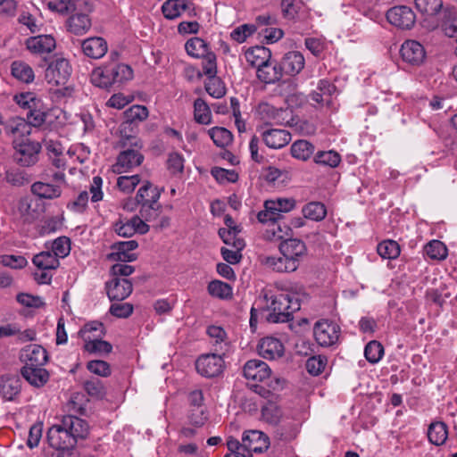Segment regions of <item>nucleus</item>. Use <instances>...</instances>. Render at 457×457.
<instances>
[{
	"instance_id": "nucleus-50",
	"label": "nucleus",
	"mask_w": 457,
	"mask_h": 457,
	"mask_svg": "<svg viewBox=\"0 0 457 457\" xmlns=\"http://www.w3.org/2000/svg\"><path fill=\"white\" fill-rule=\"evenodd\" d=\"M209 135L213 143L219 147H226L232 142L231 132L225 128H212L209 130Z\"/></svg>"
},
{
	"instance_id": "nucleus-21",
	"label": "nucleus",
	"mask_w": 457,
	"mask_h": 457,
	"mask_svg": "<svg viewBox=\"0 0 457 457\" xmlns=\"http://www.w3.org/2000/svg\"><path fill=\"white\" fill-rule=\"evenodd\" d=\"M138 244L135 240L115 243L112 248L116 251L109 254V259L117 262H129L137 259V254L132 253L137 248Z\"/></svg>"
},
{
	"instance_id": "nucleus-51",
	"label": "nucleus",
	"mask_w": 457,
	"mask_h": 457,
	"mask_svg": "<svg viewBox=\"0 0 457 457\" xmlns=\"http://www.w3.org/2000/svg\"><path fill=\"white\" fill-rule=\"evenodd\" d=\"M194 116L198 123L209 124L211 122V110L208 104L201 98H197L194 103Z\"/></svg>"
},
{
	"instance_id": "nucleus-29",
	"label": "nucleus",
	"mask_w": 457,
	"mask_h": 457,
	"mask_svg": "<svg viewBox=\"0 0 457 457\" xmlns=\"http://www.w3.org/2000/svg\"><path fill=\"white\" fill-rule=\"evenodd\" d=\"M83 53L90 58L99 59L107 52V43L102 37H89L82 42Z\"/></svg>"
},
{
	"instance_id": "nucleus-45",
	"label": "nucleus",
	"mask_w": 457,
	"mask_h": 457,
	"mask_svg": "<svg viewBox=\"0 0 457 457\" xmlns=\"http://www.w3.org/2000/svg\"><path fill=\"white\" fill-rule=\"evenodd\" d=\"M47 112L46 108L44 107L43 103L40 101L38 104H37L36 108H31L28 111L26 114V121L29 124V127H40L42 126L46 119Z\"/></svg>"
},
{
	"instance_id": "nucleus-33",
	"label": "nucleus",
	"mask_w": 457,
	"mask_h": 457,
	"mask_svg": "<svg viewBox=\"0 0 457 457\" xmlns=\"http://www.w3.org/2000/svg\"><path fill=\"white\" fill-rule=\"evenodd\" d=\"M257 112L265 121H274L277 124H282L283 115L287 112L283 109L275 108L268 103H261L257 107Z\"/></svg>"
},
{
	"instance_id": "nucleus-31",
	"label": "nucleus",
	"mask_w": 457,
	"mask_h": 457,
	"mask_svg": "<svg viewBox=\"0 0 457 457\" xmlns=\"http://www.w3.org/2000/svg\"><path fill=\"white\" fill-rule=\"evenodd\" d=\"M21 373L30 385L37 387L44 386L49 378L48 371L43 367H23Z\"/></svg>"
},
{
	"instance_id": "nucleus-63",
	"label": "nucleus",
	"mask_w": 457,
	"mask_h": 457,
	"mask_svg": "<svg viewBox=\"0 0 457 457\" xmlns=\"http://www.w3.org/2000/svg\"><path fill=\"white\" fill-rule=\"evenodd\" d=\"M85 349L89 353L108 354L112 352V346L107 341L94 339L86 343Z\"/></svg>"
},
{
	"instance_id": "nucleus-34",
	"label": "nucleus",
	"mask_w": 457,
	"mask_h": 457,
	"mask_svg": "<svg viewBox=\"0 0 457 457\" xmlns=\"http://www.w3.org/2000/svg\"><path fill=\"white\" fill-rule=\"evenodd\" d=\"M21 390V381L16 377L0 378V395L6 400H12Z\"/></svg>"
},
{
	"instance_id": "nucleus-32",
	"label": "nucleus",
	"mask_w": 457,
	"mask_h": 457,
	"mask_svg": "<svg viewBox=\"0 0 457 457\" xmlns=\"http://www.w3.org/2000/svg\"><path fill=\"white\" fill-rule=\"evenodd\" d=\"M31 192L40 198L54 199L62 194L60 185L37 181L32 184Z\"/></svg>"
},
{
	"instance_id": "nucleus-2",
	"label": "nucleus",
	"mask_w": 457,
	"mask_h": 457,
	"mask_svg": "<svg viewBox=\"0 0 457 457\" xmlns=\"http://www.w3.org/2000/svg\"><path fill=\"white\" fill-rule=\"evenodd\" d=\"M243 373L245 378L256 382L263 383L270 389H266L262 385L255 386V392L263 397H268L271 390L278 389L280 380L271 378V370L268 364L261 360H250L244 365Z\"/></svg>"
},
{
	"instance_id": "nucleus-20",
	"label": "nucleus",
	"mask_w": 457,
	"mask_h": 457,
	"mask_svg": "<svg viewBox=\"0 0 457 457\" xmlns=\"http://www.w3.org/2000/svg\"><path fill=\"white\" fill-rule=\"evenodd\" d=\"M262 65L256 71L257 78L265 84H273L281 79L283 71L279 62L272 61L262 62Z\"/></svg>"
},
{
	"instance_id": "nucleus-42",
	"label": "nucleus",
	"mask_w": 457,
	"mask_h": 457,
	"mask_svg": "<svg viewBox=\"0 0 457 457\" xmlns=\"http://www.w3.org/2000/svg\"><path fill=\"white\" fill-rule=\"evenodd\" d=\"M32 262L39 270H55L60 264L58 258L49 251L34 255Z\"/></svg>"
},
{
	"instance_id": "nucleus-27",
	"label": "nucleus",
	"mask_w": 457,
	"mask_h": 457,
	"mask_svg": "<svg viewBox=\"0 0 457 457\" xmlns=\"http://www.w3.org/2000/svg\"><path fill=\"white\" fill-rule=\"evenodd\" d=\"M17 212L19 219L24 224H32L41 216L39 205L27 198L19 201Z\"/></svg>"
},
{
	"instance_id": "nucleus-53",
	"label": "nucleus",
	"mask_w": 457,
	"mask_h": 457,
	"mask_svg": "<svg viewBox=\"0 0 457 457\" xmlns=\"http://www.w3.org/2000/svg\"><path fill=\"white\" fill-rule=\"evenodd\" d=\"M426 254L434 260H444L447 256V248L439 240H432L425 245Z\"/></svg>"
},
{
	"instance_id": "nucleus-13",
	"label": "nucleus",
	"mask_w": 457,
	"mask_h": 457,
	"mask_svg": "<svg viewBox=\"0 0 457 457\" xmlns=\"http://www.w3.org/2000/svg\"><path fill=\"white\" fill-rule=\"evenodd\" d=\"M386 19L395 27L409 29L414 25L416 16L411 7L399 5L392 7L387 11Z\"/></svg>"
},
{
	"instance_id": "nucleus-44",
	"label": "nucleus",
	"mask_w": 457,
	"mask_h": 457,
	"mask_svg": "<svg viewBox=\"0 0 457 457\" xmlns=\"http://www.w3.org/2000/svg\"><path fill=\"white\" fill-rule=\"evenodd\" d=\"M187 53L196 58H201L210 53L207 43L200 37H193L185 45Z\"/></svg>"
},
{
	"instance_id": "nucleus-56",
	"label": "nucleus",
	"mask_w": 457,
	"mask_h": 457,
	"mask_svg": "<svg viewBox=\"0 0 457 457\" xmlns=\"http://www.w3.org/2000/svg\"><path fill=\"white\" fill-rule=\"evenodd\" d=\"M383 354L384 348L382 345L376 340L370 341L365 346L364 355L370 363L378 362L382 358Z\"/></svg>"
},
{
	"instance_id": "nucleus-55",
	"label": "nucleus",
	"mask_w": 457,
	"mask_h": 457,
	"mask_svg": "<svg viewBox=\"0 0 457 457\" xmlns=\"http://www.w3.org/2000/svg\"><path fill=\"white\" fill-rule=\"evenodd\" d=\"M280 219L275 220H269L270 223L266 230V236L270 239L284 240V237L288 235L290 228L284 224L283 228L279 222Z\"/></svg>"
},
{
	"instance_id": "nucleus-6",
	"label": "nucleus",
	"mask_w": 457,
	"mask_h": 457,
	"mask_svg": "<svg viewBox=\"0 0 457 457\" xmlns=\"http://www.w3.org/2000/svg\"><path fill=\"white\" fill-rule=\"evenodd\" d=\"M121 145L126 149L120 152L117 157L114 168L118 173L127 172L139 166L144 161V155L140 153L142 143L137 137L134 136L122 137Z\"/></svg>"
},
{
	"instance_id": "nucleus-57",
	"label": "nucleus",
	"mask_w": 457,
	"mask_h": 457,
	"mask_svg": "<svg viewBox=\"0 0 457 457\" xmlns=\"http://www.w3.org/2000/svg\"><path fill=\"white\" fill-rule=\"evenodd\" d=\"M256 29V25L254 24L240 25L231 31L230 37L234 41L241 44L252 36L255 32Z\"/></svg>"
},
{
	"instance_id": "nucleus-1",
	"label": "nucleus",
	"mask_w": 457,
	"mask_h": 457,
	"mask_svg": "<svg viewBox=\"0 0 457 457\" xmlns=\"http://www.w3.org/2000/svg\"><path fill=\"white\" fill-rule=\"evenodd\" d=\"M303 287L298 284L285 286L281 291L265 290L263 298L270 313L267 320L271 323L287 322L292 314L300 310V296L303 295Z\"/></svg>"
},
{
	"instance_id": "nucleus-10",
	"label": "nucleus",
	"mask_w": 457,
	"mask_h": 457,
	"mask_svg": "<svg viewBox=\"0 0 457 457\" xmlns=\"http://www.w3.org/2000/svg\"><path fill=\"white\" fill-rule=\"evenodd\" d=\"M295 206V201L292 198H278L277 200H268L264 204V210L261 211L257 219L260 222L265 223L268 220L280 219L282 213L288 212Z\"/></svg>"
},
{
	"instance_id": "nucleus-61",
	"label": "nucleus",
	"mask_w": 457,
	"mask_h": 457,
	"mask_svg": "<svg viewBox=\"0 0 457 457\" xmlns=\"http://www.w3.org/2000/svg\"><path fill=\"white\" fill-rule=\"evenodd\" d=\"M87 369L100 377L107 378L111 375L112 370L110 364L102 360H94L87 363Z\"/></svg>"
},
{
	"instance_id": "nucleus-8",
	"label": "nucleus",
	"mask_w": 457,
	"mask_h": 457,
	"mask_svg": "<svg viewBox=\"0 0 457 457\" xmlns=\"http://www.w3.org/2000/svg\"><path fill=\"white\" fill-rule=\"evenodd\" d=\"M13 148L14 162L21 167H30L38 162L42 146L38 142L26 139L15 140Z\"/></svg>"
},
{
	"instance_id": "nucleus-41",
	"label": "nucleus",
	"mask_w": 457,
	"mask_h": 457,
	"mask_svg": "<svg viewBox=\"0 0 457 457\" xmlns=\"http://www.w3.org/2000/svg\"><path fill=\"white\" fill-rule=\"evenodd\" d=\"M447 426L444 422L436 421L429 425L428 437L431 444L441 445L447 439Z\"/></svg>"
},
{
	"instance_id": "nucleus-58",
	"label": "nucleus",
	"mask_w": 457,
	"mask_h": 457,
	"mask_svg": "<svg viewBox=\"0 0 457 457\" xmlns=\"http://www.w3.org/2000/svg\"><path fill=\"white\" fill-rule=\"evenodd\" d=\"M84 389L91 397L102 399L104 397L106 392L105 387L101 380L92 378L84 382Z\"/></svg>"
},
{
	"instance_id": "nucleus-64",
	"label": "nucleus",
	"mask_w": 457,
	"mask_h": 457,
	"mask_svg": "<svg viewBox=\"0 0 457 457\" xmlns=\"http://www.w3.org/2000/svg\"><path fill=\"white\" fill-rule=\"evenodd\" d=\"M133 305L129 303H113L110 309L109 312L119 319H126L129 317L133 312Z\"/></svg>"
},
{
	"instance_id": "nucleus-7",
	"label": "nucleus",
	"mask_w": 457,
	"mask_h": 457,
	"mask_svg": "<svg viewBox=\"0 0 457 457\" xmlns=\"http://www.w3.org/2000/svg\"><path fill=\"white\" fill-rule=\"evenodd\" d=\"M47 441L49 445L57 451L56 457H73L72 450L76 445V440L65 429L62 421L48 430Z\"/></svg>"
},
{
	"instance_id": "nucleus-12",
	"label": "nucleus",
	"mask_w": 457,
	"mask_h": 457,
	"mask_svg": "<svg viewBox=\"0 0 457 457\" xmlns=\"http://www.w3.org/2000/svg\"><path fill=\"white\" fill-rule=\"evenodd\" d=\"M313 333L320 345L330 346L338 341L340 328L337 323L325 320L315 323Z\"/></svg>"
},
{
	"instance_id": "nucleus-17",
	"label": "nucleus",
	"mask_w": 457,
	"mask_h": 457,
	"mask_svg": "<svg viewBox=\"0 0 457 457\" xmlns=\"http://www.w3.org/2000/svg\"><path fill=\"white\" fill-rule=\"evenodd\" d=\"M114 230L119 236L129 237L137 232L141 235L147 233L149 231V226L140 215H136L126 221L120 220L116 222Z\"/></svg>"
},
{
	"instance_id": "nucleus-37",
	"label": "nucleus",
	"mask_w": 457,
	"mask_h": 457,
	"mask_svg": "<svg viewBox=\"0 0 457 457\" xmlns=\"http://www.w3.org/2000/svg\"><path fill=\"white\" fill-rule=\"evenodd\" d=\"M207 334L213 340L212 345L214 351L218 353H225L228 350L227 342V334L225 330L219 326H210L207 328Z\"/></svg>"
},
{
	"instance_id": "nucleus-54",
	"label": "nucleus",
	"mask_w": 457,
	"mask_h": 457,
	"mask_svg": "<svg viewBox=\"0 0 457 457\" xmlns=\"http://www.w3.org/2000/svg\"><path fill=\"white\" fill-rule=\"evenodd\" d=\"M341 161L340 155L335 151H320L314 156L317 164L326 165L332 168L337 167Z\"/></svg>"
},
{
	"instance_id": "nucleus-48",
	"label": "nucleus",
	"mask_w": 457,
	"mask_h": 457,
	"mask_svg": "<svg viewBox=\"0 0 457 457\" xmlns=\"http://www.w3.org/2000/svg\"><path fill=\"white\" fill-rule=\"evenodd\" d=\"M415 5L418 11L423 15L434 16L437 14L442 7V0H415Z\"/></svg>"
},
{
	"instance_id": "nucleus-62",
	"label": "nucleus",
	"mask_w": 457,
	"mask_h": 457,
	"mask_svg": "<svg viewBox=\"0 0 457 457\" xmlns=\"http://www.w3.org/2000/svg\"><path fill=\"white\" fill-rule=\"evenodd\" d=\"M209 81L205 83V90L207 93L214 97L220 98L226 94V88L222 81L216 78H208Z\"/></svg>"
},
{
	"instance_id": "nucleus-25",
	"label": "nucleus",
	"mask_w": 457,
	"mask_h": 457,
	"mask_svg": "<svg viewBox=\"0 0 457 457\" xmlns=\"http://www.w3.org/2000/svg\"><path fill=\"white\" fill-rule=\"evenodd\" d=\"M279 63L283 74L286 73L294 76L303 69L305 62L302 53L291 51L285 54Z\"/></svg>"
},
{
	"instance_id": "nucleus-59",
	"label": "nucleus",
	"mask_w": 457,
	"mask_h": 457,
	"mask_svg": "<svg viewBox=\"0 0 457 457\" xmlns=\"http://www.w3.org/2000/svg\"><path fill=\"white\" fill-rule=\"evenodd\" d=\"M140 180V176L137 174L132 176H120L117 179V187L121 192L129 194L134 191Z\"/></svg>"
},
{
	"instance_id": "nucleus-30",
	"label": "nucleus",
	"mask_w": 457,
	"mask_h": 457,
	"mask_svg": "<svg viewBox=\"0 0 457 457\" xmlns=\"http://www.w3.org/2000/svg\"><path fill=\"white\" fill-rule=\"evenodd\" d=\"M262 263L267 267L278 272H292L297 270L299 263L295 260H290L287 256L274 257L266 256Z\"/></svg>"
},
{
	"instance_id": "nucleus-40",
	"label": "nucleus",
	"mask_w": 457,
	"mask_h": 457,
	"mask_svg": "<svg viewBox=\"0 0 457 457\" xmlns=\"http://www.w3.org/2000/svg\"><path fill=\"white\" fill-rule=\"evenodd\" d=\"M12 75L18 80L24 83H30L34 80L32 68L22 61H14L11 65Z\"/></svg>"
},
{
	"instance_id": "nucleus-15",
	"label": "nucleus",
	"mask_w": 457,
	"mask_h": 457,
	"mask_svg": "<svg viewBox=\"0 0 457 457\" xmlns=\"http://www.w3.org/2000/svg\"><path fill=\"white\" fill-rule=\"evenodd\" d=\"M111 301L122 302L133 290L132 283L126 278H112L105 285Z\"/></svg>"
},
{
	"instance_id": "nucleus-43",
	"label": "nucleus",
	"mask_w": 457,
	"mask_h": 457,
	"mask_svg": "<svg viewBox=\"0 0 457 457\" xmlns=\"http://www.w3.org/2000/svg\"><path fill=\"white\" fill-rule=\"evenodd\" d=\"M302 212L304 218L320 221L326 217L327 210L323 204L320 202H311L303 207Z\"/></svg>"
},
{
	"instance_id": "nucleus-28",
	"label": "nucleus",
	"mask_w": 457,
	"mask_h": 457,
	"mask_svg": "<svg viewBox=\"0 0 457 457\" xmlns=\"http://www.w3.org/2000/svg\"><path fill=\"white\" fill-rule=\"evenodd\" d=\"M279 251L282 255L299 263V258L306 252L304 243L297 238L284 239L279 245Z\"/></svg>"
},
{
	"instance_id": "nucleus-11",
	"label": "nucleus",
	"mask_w": 457,
	"mask_h": 457,
	"mask_svg": "<svg viewBox=\"0 0 457 457\" xmlns=\"http://www.w3.org/2000/svg\"><path fill=\"white\" fill-rule=\"evenodd\" d=\"M71 75V66L65 58L52 61L46 70L45 78L48 84L63 86Z\"/></svg>"
},
{
	"instance_id": "nucleus-24",
	"label": "nucleus",
	"mask_w": 457,
	"mask_h": 457,
	"mask_svg": "<svg viewBox=\"0 0 457 457\" xmlns=\"http://www.w3.org/2000/svg\"><path fill=\"white\" fill-rule=\"evenodd\" d=\"M27 49L33 54H43L54 50L55 39L50 35L31 37L26 40Z\"/></svg>"
},
{
	"instance_id": "nucleus-46",
	"label": "nucleus",
	"mask_w": 457,
	"mask_h": 457,
	"mask_svg": "<svg viewBox=\"0 0 457 457\" xmlns=\"http://www.w3.org/2000/svg\"><path fill=\"white\" fill-rule=\"evenodd\" d=\"M377 252L383 259L393 260L400 255V246L395 240H384L378 245Z\"/></svg>"
},
{
	"instance_id": "nucleus-4",
	"label": "nucleus",
	"mask_w": 457,
	"mask_h": 457,
	"mask_svg": "<svg viewBox=\"0 0 457 457\" xmlns=\"http://www.w3.org/2000/svg\"><path fill=\"white\" fill-rule=\"evenodd\" d=\"M269 437L259 430L245 431L241 442L233 436H228L227 439L228 451H239L237 453L243 457H253V453H263L269 448Z\"/></svg>"
},
{
	"instance_id": "nucleus-23",
	"label": "nucleus",
	"mask_w": 457,
	"mask_h": 457,
	"mask_svg": "<svg viewBox=\"0 0 457 457\" xmlns=\"http://www.w3.org/2000/svg\"><path fill=\"white\" fill-rule=\"evenodd\" d=\"M258 352L265 359L275 360L284 354V345L278 339L268 337L259 342Z\"/></svg>"
},
{
	"instance_id": "nucleus-22",
	"label": "nucleus",
	"mask_w": 457,
	"mask_h": 457,
	"mask_svg": "<svg viewBox=\"0 0 457 457\" xmlns=\"http://www.w3.org/2000/svg\"><path fill=\"white\" fill-rule=\"evenodd\" d=\"M63 427L76 440L85 439L89 433V427L87 421L74 415L64 416L62 420Z\"/></svg>"
},
{
	"instance_id": "nucleus-16",
	"label": "nucleus",
	"mask_w": 457,
	"mask_h": 457,
	"mask_svg": "<svg viewBox=\"0 0 457 457\" xmlns=\"http://www.w3.org/2000/svg\"><path fill=\"white\" fill-rule=\"evenodd\" d=\"M20 359L24 362L23 367H43L48 360L47 353L39 345H29L25 346L20 354Z\"/></svg>"
},
{
	"instance_id": "nucleus-18",
	"label": "nucleus",
	"mask_w": 457,
	"mask_h": 457,
	"mask_svg": "<svg viewBox=\"0 0 457 457\" xmlns=\"http://www.w3.org/2000/svg\"><path fill=\"white\" fill-rule=\"evenodd\" d=\"M402 59L411 65H420L426 57L424 46L416 40H406L401 46Z\"/></svg>"
},
{
	"instance_id": "nucleus-47",
	"label": "nucleus",
	"mask_w": 457,
	"mask_h": 457,
	"mask_svg": "<svg viewBox=\"0 0 457 457\" xmlns=\"http://www.w3.org/2000/svg\"><path fill=\"white\" fill-rule=\"evenodd\" d=\"M233 250L222 247L220 249L223 259L229 264L238 263L242 258L241 250L245 247L244 240H235L232 243Z\"/></svg>"
},
{
	"instance_id": "nucleus-35",
	"label": "nucleus",
	"mask_w": 457,
	"mask_h": 457,
	"mask_svg": "<svg viewBox=\"0 0 457 457\" xmlns=\"http://www.w3.org/2000/svg\"><path fill=\"white\" fill-rule=\"evenodd\" d=\"M245 59L247 62L253 67L258 69L262 65V62H269L271 58V53L270 49L264 46H255L248 49L245 54Z\"/></svg>"
},
{
	"instance_id": "nucleus-36",
	"label": "nucleus",
	"mask_w": 457,
	"mask_h": 457,
	"mask_svg": "<svg viewBox=\"0 0 457 457\" xmlns=\"http://www.w3.org/2000/svg\"><path fill=\"white\" fill-rule=\"evenodd\" d=\"M188 8L187 0H167L163 3L162 11L165 18L174 20Z\"/></svg>"
},
{
	"instance_id": "nucleus-19",
	"label": "nucleus",
	"mask_w": 457,
	"mask_h": 457,
	"mask_svg": "<svg viewBox=\"0 0 457 457\" xmlns=\"http://www.w3.org/2000/svg\"><path fill=\"white\" fill-rule=\"evenodd\" d=\"M3 129L4 133L12 137V144L14 141H21L22 137L31 134V128L24 118L13 117L3 123Z\"/></svg>"
},
{
	"instance_id": "nucleus-5",
	"label": "nucleus",
	"mask_w": 457,
	"mask_h": 457,
	"mask_svg": "<svg viewBox=\"0 0 457 457\" xmlns=\"http://www.w3.org/2000/svg\"><path fill=\"white\" fill-rule=\"evenodd\" d=\"M133 78V71L130 66L124 63H112L104 67L95 69L91 75L94 85L108 88L115 84H121Z\"/></svg>"
},
{
	"instance_id": "nucleus-38",
	"label": "nucleus",
	"mask_w": 457,
	"mask_h": 457,
	"mask_svg": "<svg viewBox=\"0 0 457 457\" xmlns=\"http://www.w3.org/2000/svg\"><path fill=\"white\" fill-rule=\"evenodd\" d=\"M315 151V146L309 141L296 140L291 145L290 152L294 158L301 161H307Z\"/></svg>"
},
{
	"instance_id": "nucleus-9",
	"label": "nucleus",
	"mask_w": 457,
	"mask_h": 457,
	"mask_svg": "<svg viewBox=\"0 0 457 457\" xmlns=\"http://www.w3.org/2000/svg\"><path fill=\"white\" fill-rule=\"evenodd\" d=\"M225 353L215 352L213 353L202 354L195 361L196 371L204 378H216L222 374L225 369L223 360Z\"/></svg>"
},
{
	"instance_id": "nucleus-52",
	"label": "nucleus",
	"mask_w": 457,
	"mask_h": 457,
	"mask_svg": "<svg viewBox=\"0 0 457 457\" xmlns=\"http://www.w3.org/2000/svg\"><path fill=\"white\" fill-rule=\"evenodd\" d=\"M262 416L266 422L277 425L282 417V411L277 403L269 402L262 406Z\"/></svg>"
},
{
	"instance_id": "nucleus-39",
	"label": "nucleus",
	"mask_w": 457,
	"mask_h": 457,
	"mask_svg": "<svg viewBox=\"0 0 457 457\" xmlns=\"http://www.w3.org/2000/svg\"><path fill=\"white\" fill-rule=\"evenodd\" d=\"M68 27L69 30L75 35H82L90 29L91 21L87 14L76 13L70 17Z\"/></svg>"
},
{
	"instance_id": "nucleus-60",
	"label": "nucleus",
	"mask_w": 457,
	"mask_h": 457,
	"mask_svg": "<svg viewBox=\"0 0 457 457\" xmlns=\"http://www.w3.org/2000/svg\"><path fill=\"white\" fill-rule=\"evenodd\" d=\"M0 263L4 267L20 270L28 265V261L21 255L4 254L0 256Z\"/></svg>"
},
{
	"instance_id": "nucleus-14",
	"label": "nucleus",
	"mask_w": 457,
	"mask_h": 457,
	"mask_svg": "<svg viewBox=\"0 0 457 457\" xmlns=\"http://www.w3.org/2000/svg\"><path fill=\"white\" fill-rule=\"evenodd\" d=\"M148 109L144 105L135 104L125 111V120L120 124V131L121 137L129 136L128 132H133L139 122L148 117Z\"/></svg>"
},
{
	"instance_id": "nucleus-3",
	"label": "nucleus",
	"mask_w": 457,
	"mask_h": 457,
	"mask_svg": "<svg viewBox=\"0 0 457 457\" xmlns=\"http://www.w3.org/2000/svg\"><path fill=\"white\" fill-rule=\"evenodd\" d=\"M163 188L154 186L151 182L145 181L137 190L136 202L140 205L139 214L145 221H155L162 212V205L159 203Z\"/></svg>"
},
{
	"instance_id": "nucleus-26",
	"label": "nucleus",
	"mask_w": 457,
	"mask_h": 457,
	"mask_svg": "<svg viewBox=\"0 0 457 457\" xmlns=\"http://www.w3.org/2000/svg\"><path fill=\"white\" fill-rule=\"evenodd\" d=\"M262 137L265 145L273 149L282 148L291 141V134L285 129H267Z\"/></svg>"
},
{
	"instance_id": "nucleus-49",
	"label": "nucleus",
	"mask_w": 457,
	"mask_h": 457,
	"mask_svg": "<svg viewBox=\"0 0 457 457\" xmlns=\"http://www.w3.org/2000/svg\"><path fill=\"white\" fill-rule=\"evenodd\" d=\"M208 293L214 297L227 299L232 296V287L220 280H212L208 285Z\"/></svg>"
}]
</instances>
